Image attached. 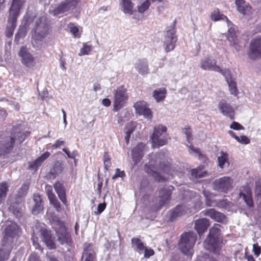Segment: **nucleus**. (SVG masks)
Returning a JSON list of instances; mask_svg holds the SVG:
<instances>
[{
	"label": "nucleus",
	"instance_id": "28",
	"mask_svg": "<svg viewBox=\"0 0 261 261\" xmlns=\"http://www.w3.org/2000/svg\"><path fill=\"white\" fill-rule=\"evenodd\" d=\"M188 208L184 205H178L171 213L170 220L174 221L177 218L187 213Z\"/></svg>",
	"mask_w": 261,
	"mask_h": 261
},
{
	"label": "nucleus",
	"instance_id": "19",
	"mask_svg": "<svg viewBox=\"0 0 261 261\" xmlns=\"http://www.w3.org/2000/svg\"><path fill=\"white\" fill-rule=\"evenodd\" d=\"M95 252L91 243H85L81 261H94Z\"/></svg>",
	"mask_w": 261,
	"mask_h": 261
},
{
	"label": "nucleus",
	"instance_id": "30",
	"mask_svg": "<svg viewBox=\"0 0 261 261\" xmlns=\"http://www.w3.org/2000/svg\"><path fill=\"white\" fill-rule=\"evenodd\" d=\"M236 5L238 11L244 15L247 14L250 11V7L244 0H236Z\"/></svg>",
	"mask_w": 261,
	"mask_h": 261
},
{
	"label": "nucleus",
	"instance_id": "50",
	"mask_svg": "<svg viewBox=\"0 0 261 261\" xmlns=\"http://www.w3.org/2000/svg\"><path fill=\"white\" fill-rule=\"evenodd\" d=\"M49 201H50V203H51L54 205V207L56 208L57 211L61 212V204H60L59 201L57 199L56 197H54V198L50 199Z\"/></svg>",
	"mask_w": 261,
	"mask_h": 261
},
{
	"label": "nucleus",
	"instance_id": "48",
	"mask_svg": "<svg viewBox=\"0 0 261 261\" xmlns=\"http://www.w3.org/2000/svg\"><path fill=\"white\" fill-rule=\"evenodd\" d=\"M215 203H216V206L218 207L227 208L229 202L227 199H221L215 201Z\"/></svg>",
	"mask_w": 261,
	"mask_h": 261
},
{
	"label": "nucleus",
	"instance_id": "52",
	"mask_svg": "<svg viewBox=\"0 0 261 261\" xmlns=\"http://www.w3.org/2000/svg\"><path fill=\"white\" fill-rule=\"evenodd\" d=\"M220 72L224 75L227 82L233 80L232 78L230 71L229 70H225L224 71H223L222 70V71Z\"/></svg>",
	"mask_w": 261,
	"mask_h": 261
},
{
	"label": "nucleus",
	"instance_id": "46",
	"mask_svg": "<svg viewBox=\"0 0 261 261\" xmlns=\"http://www.w3.org/2000/svg\"><path fill=\"white\" fill-rule=\"evenodd\" d=\"M132 244L136 245L137 248L139 250H143L145 249V246L143 242L138 238H133L131 240Z\"/></svg>",
	"mask_w": 261,
	"mask_h": 261
},
{
	"label": "nucleus",
	"instance_id": "39",
	"mask_svg": "<svg viewBox=\"0 0 261 261\" xmlns=\"http://www.w3.org/2000/svg\"><path fill=\"white\" fill-rule=\"evenodd\" d=\"M166 93V89L161 88L155 90L153 93V96L157 102H159L164 99Z\"/></svg>",
	"mask_w": 261,
	"mask_h": 261
},
{
	"label": "nucleus",
	"instance_id": "41",
	"mask_svg": "<svg viewBox=\"0 0 261 261\" xmlns=\"http://www.w3.org/2000/svg\"><path fill=\"white\" fill-rule=\"evenodd\" d=\"M167 127L165 126L159 125L158 126L155 127L151 138L155 137V139H156V138L158 137L164 136L163 133H165Z\"/></svg>",
	"mask_w": 261,
	"mask_h": 261
},
{
	"label": "nucleus",
	"instance_id": "7",
	"mask_svg": "<svg viewBox=\"0 0 261 261\" xmlns=\"http://www.w3.org/2000/svg\"><path fill=\"white\" fill-rule=\"evenodd\" d=\"M197 239L196 234L193 231L184 233L180 237L178 247L185 255L191 257L193 254V247Z\"/></svg>",
	"mask_w": 261,
	"mask_h": 261
},
{
	"label": "nucleus",
	"instance_id": "25",
	"mask_svg": "<svg viewBox=\"0 0 261 261\" xmlns=\"http://www.w3.org/2000/svg\"><path fill=\"white\" fill-rule=\"evenodd\" d=\"M134 67L142 75L145 76L149 73L148 64L145 60H137L134 64Z\"/></svg>",
	"mask_w": 261,
	"mask_h": 261
},
{
	"label": "nucleus",
	"instance_id": "17",
	"mask_svg": "<svg viewBox=\"0 0 261 261\" xmlns=\"http://www.w3.org/2000/svg\"><path fill=\"white\" fill-rule=\"evenodd\" d=\"M137 113L139 115H142L144 117L149 120H151L152 117V113L149 108L147 107L146 103L145 101H138L134 104Z\"/></svg>",
	"mask_w": 261,
	"mask_h": 261
},
{
	"label": "nucleus",
	"instance_id": "64",
	"mask_svg": "<svg viewBox=\"0 0 261 261\" xmlns=\"http://www.w3.org/2000/svg\"><path fill=\"white\" fill-rule=\"evenodd\" d=\"M103 105L106 107H109L111 103V100L108 98H104L102 102Z\"/></svg>",
	"mask_w": 261,
	"mask_h": 261
},
{
	"label": "nucleus",
	"instance_id": "20",
	"mask_svg": "<svg viewBox=\"0 0 261 261\" xmlns=\"http://www.w3.org/2000/svg\"><path fill=\"white\" fill-rule=\"evenodd\" d=\"M220 111L225 116L229 117L231 119L234 118V110L230 105L225 100H221L218 104Z\"/></svg>",
	"mask_w": 261,
	"mask_h": 261
},
{
	"label": "nucleus",
	"instance_id": "35",
	"mask_svg": "<svg viewBox=\"0 0 261 261\" xmlns=\"http://www.w3.org/2000/svg\"><path fill=\"white\" fill-rule=\"evenodd\" d=\"M211 18L215 21L226 19L228 27H229L231 23V22L228 19L226 16L222 14H221L218 10H214L213 12H212Z\"/></svg>",
	"mask_w": 261,
	"mask_h": 261
},
{
	"label": "nucleus",
	"instance_id": "58",
	"mask_svg": "<svg viewBox=\"0 0 261 261\" xmlns=\"http://www.w3.org/2000/svg\"><path fill=\"white\" fill-rule=\"evenodd\" d=\"M144 257L149 258L154 254V251L151 249H148L145 247Z\"/></svg>",
	"mask_w": 261,
	"mask_h": 261
},
{
	"label": "nucleus",
	"instance_id": "33",
	"mask_svg": "<svg viewBox=\"0 0 261 261\" xmlns=\"http://www.w3.org/2000/svg\"><path fill=\"white\" fill-rule=\"evenodd\" d=\"M255 196L257 204L261 206V178H258L255 181Z\"/></svg>",
	"mask_w": 261,
	"mask_h": 261
},
{
	"label": "nucleus",
	"instance_id": "57",
	"mask_svg": "<svg viewBox=\"0 0 261 261\" xmlns=\"http://www.w3.org/2000/svg\"><path fill=\"white\" fill-rule=\"evenodd\" d=\"M237 141L242 144H247L250 142V140L247 136L242 135L240 137H239V140Z\"/></svg>",
	"mask_w": 261,
	"mask_h": 261
},
{
	"label": "nucleus",
	"instance_id": "2",
	"mask_svg": "<svg viewBox=\"0 0 261 261\" xmlns=\"http://www.w3.org/2000/svg\"><path fill=\"white\" fill-rule=\"evenodd\" d=\"M18 226L15 224H11L6 228L5 236L2 244V247L0 249V261H6L8 259L14 246L13 243L18 239Z\"/></svg>",
	"mask_w": 261,
	"mask_h": 261
},
{
	"label": "nucleus",
	"instance_id": "23",
	"mask_svg": "<svg viewBox=\"0 0 261 261\" xmlns=\"http://www.w3.org/2000/svg\"><path fill=\"white\" fill-rule=\"evenodd\" d=\"M19 55L21 58L22 63L28 67H32L34 65V59L33 56L26 49L22 47Z\"/></svg>",
	"mask_w": 261,
	"mask_h": 261
},
{
	"label": "nucleus",
	"instance_id": "51",
	"mask_svg": "<svg viewBox=\"0 0 261 261\" xmlns=\"http://www.w3.org/2000/svg\"><path fill=\"white\" fill-rule=\"evenodd\" d=\"M45 191L49 199L56 197L55 195L53 193V188L51 186L46 185L45 186Z\"/></svg>",
	"mask_w": 261,
	"mask_h": 261
},
{
	"label": "nucleus",
	"instance_id": "21",
	"mask_svg": "<svg viewBox=\"0 0 261 261\" xmlns=\"http://www.w3.org/2000/svg\"><path fill=\"white\" fill-rule=\"evenodd\" d=\"M57 235V241L61 245H70L71 238L70 234L67 232L66 227L57 229L56 231Z\"/></svg>",
	"mask_w": 261,
	"mask_h": 261
},
{
	"label": "nucleus",
	"instance_id": "15",
	"mask_svg": "<svg viewBox=\"0 0 261 261\" xmlns=\"http://www.w3.org/2000/svg\"><path fill=\"white\" fill-rule=\"evenodd\" d=\"M174 187L172 186H165L161 188L159 190V201L160 208L162 206L168 204L170 200L171 191L173 190Z\"/></svg>",
	"mask_w": 261,
	"mask_h": 261
},
{
	"label": "nucleus",
	"instance_id": "27",
	"mask_svg": "<svg viewBox=\"0 0 261 261\" xmlns=\"http://www.w3.org/2000/svg\"><path fill=\"white\" fill-rule=\"evenodd\" d=\"M54 188L59 199L64 204H66V191L63 184L59 181L56 182Z\"/></svg>",
	"mask_w": 261,
	"mask_h": 261
},
{
	"label": "nucleus",
	"instance_id": "40",
	"mask_svg": "<svg viewBox=\"0 0 261 261\" xmlns=\"http://www.w3.org/2000/svg\"><path fill=\"white\" fill-rule=\"evenodd\" d=\"M151 139L152 140V146H153L154 147H159L160 146L166 144L167 142V140L164 136L158 137L156 138V139H155V137Z\"/></svg>",
	"mask_w": 261,
	"mask_h": 261
},
{
	"label": "nucleus",
	"instance_id": "1",
	"mask_svg": "<svg viewBox=\"0 0 261 261\" xmlns=\"http://www.w3.org/2000/svg\"><path fill=\"white\" fill-rule=\"evenodd\" d=\"M20 125L12 128L11 135L1 139L0 140V156L5 155L11 152L14 147L15 141L19 143L22 142L29 136L30 132H22Z\"/></svg>",
	"mask_w": 261,
	"mask_h": 261
},
{
	"label": "nucleus",
	"instance_id": "53",
	"mask_svg": "<svg viewBox=\"0 0 261 261\" xmlns=\"http://www.w3.org/2000/svg\"><path fill=\"white\" fill-rule=\"evenodd\" d=\"M230 128L234 130H242L244 129V127L241 124L237 122L236 121H233L231 125H230Z\"/></svg>",
	"mask_w": 261,
	"mask_h": 261
},
{
	"label": "nucleus",
	"instance_id": "49",
	"mask_svg": "<svg viewBox=\"0 0 261 261\" xmlns=\"http://www.w3.org/2000/svg\"><path fill=\"white\" fill-rule=\"evenodd\" d=\"M150 5V2L148 0H146L140 6H138V12L139 13H143L147 10Z\"/></svg>",
	"mask_w": 261,
	"mask_h": 261
},
{
	"label": "nucleus",
	"instance_id": "26",
	"mask_svg": "<svg viewBox=\"0 0 261 261\" xmlns=\"http://www.w3.org/2000/svg\"><path fill=\"white\" fill-rule=\"evenodd\" d=\"M209 221L206 218L197 220L195 222V229L199 235L202 234L206 230L209 226Z\"/></svg>",
	"mask_w": 261,
	"mask_h": 261
},
{
	"label": "nucleus",
	"instance_id": "44",
	"mask_svg": "<svg viewBox=\"0 0 261 261\" xmlns=\"http://www.w3.org/2000/svg\"><path fill=\"white\" fill-rule=\"evenodd\" d=\"M242 196L244 200L246 205L249 207H252L254 206L253 200L250 192H247V193H242Z\"/></svg>",
	"mask_w": 261,
	"mask_h": 261
},
{
	"label": "nucleus",
	"instance_id": "18",
	"mask_svg": "<svg viewBox=\"0 0 261 261\" xmlns=\"http://www.w3.org/2000/svg\"><path fill=\"white\" fill-rule=\"evenodd\" d=\"M205 216L211 217L212 219L218 222L226 223L227 219L226 217L223 213L216 211L214 208L208 209L203 212Z\"/></svg>",
	"mask_w": 261,
	"mask_h": 261
},
{
	"label": "nucleus",
	"instance_id": "31",
	"mask_svg": "<svg viewBox=\"0 0 261 261\" xmlns=\"http://www.w3.org/2000/svg\"><path fill=\"white\" fill-rule=\"evenodd\" d=\"M136 127V122H130L125 126L124 130L125 133V140L126 144L129 143L130 134L135 130Z\"/></svg>",
	"mask_w": 261,
	"mask_h": 261
},
{
	"label": "nucleus",
	"instance_id": "63",
	"mask_svg": "<svg viewBox=\"0 0 261 261\" xmlns=\"http://www.w3.org/2000/svg\"><path fill=\"white\" fill-rule=\"evenodd\" d=\"M39 256L36 253L31 254L29 258V261H39Z\"/></svg>",
	"mask_w": 261,
	"mask_h": 261
},
{
	"label": "nucleus",
	"instance_id": "61",
	"mask_svg": "<svg viewBox=\"0 0 261 261\" xmlns=\"http://www.w3.org/2000/svg\"><path fill=\"white\" fill-rule=\"evenodd\" d=\"M64 144H65V142L64 141L57 140L56 141L55 143L52 145V147L53 148H57L62 145H64Z\"/></svg>",
	"mask_w": 261,
	"mask_h": 261
},
{
	"label": "nucleus",
	"instance_id": "60",
	"mask_svg": "<svg viewBox=\"0 0 261 261\" xmlns=\"http://www.w3.org/2000/svg\"><path fill=\"white\" fill-rule=\"evenodd\" d=\"M191 174L196 177H201L204 176L203 173H200L197 169H193L191 171Z\"/></svg>",
	"mask_w": 261,
	"mask_h": 261
},
{
	"label": "nucleus",
	"instance_id": "37",
	"mask_svg": "<svg viewBox=\"0 0 261 261\" xmlns=\"http://www.w3.org/2000/svg\"><path fill=\"white\" fill-rule=\"evenodd\" d=\"M51 223L55 231L57 229H62L65 227L63 222L61 221L59 218L56 216H53L51 218Z\"/></svg>",
	"mask_w": 261,
	"mask_h": 261
},
{
	"label": "nucleus",
	"instance_id": "12",
	"mask_svg": "<svg viewBox=\"0 0 261 261\" xmlns=\"http://www.w3.org/2000/svg\"><path fill=\"white\" fill-rule=\"evenodd\" d=\"M227 35V40L230 42L231 45L234 47L238 51L241 49L240 41L238 38L239 33L238 31V27L230 23Z\"/></svg>",
	"mask_w": 261,
	"mask_h": 261
},
{
	"label": "nucleus",
	"instance_id": "59",
	"mask_svg": "<svg viewBox=\"0 0 261 261\" xmlns=\"http://www.w3.org/2000/svg\"><path fill=\"white\" fill-rule=\"evenodd\" d=\"M253 251L255 255L258 256L261 252V248L257 244H254L253 245Z\"/></svg>",
	"mask_w": 261,
	"mask_h": 261
},
{
	"label": "nucleus",
	"instance_id": "32",
	"mask_svg": "<svg viewBox=\"0 0 261 261\" xmlns=\"http://www.w3.org/2000/svg\"><path fill=\"white\" fill-rule=\"evenodd\" d=\"M120 4L123 8L122 11L125 14L132 15L133 14L134 4L131 0H121Z\"/></svg>",
	"mask_w": 261,
	"mask_h": 261
},
{
	"label": "nucleus",
	"instance_id": "29",
	"mask_svg": "<svg viewBox=\"0 0 261 261\" xmlns=\"http://www.w3.org/2000/svg\"><path fill=\"white\" fill-rule=\"evenodd\" d=\"M50 155V153L48 151L43 153L40 156L38 157L34 162L30 165V168L36 171L38 167L41 166L43 162L46 160Z\"/></svg>",
	"mask_w": 261,
	"mask_h": 261
},
{
	"label": "nucleus",
	"instance_id": "42",
	"mask_svg": "<svg viewBox=\"0 0 261 261\" xmlns=\"http://www.w3.org/2000/svg\"><path fill=\"white\" fill-rule=\"evenodd\" d=\"M8 190V186L6 182L0 183V204L5 200Z\"/></svg>",
	"mask_w": 261,
	"mask_h": 261
},
{
	"label": "nucleus",
	"instance_id": "16",
	"mask_svg": "<svg viewBox=\"0 0 261 261\" xmlns=\"http://www.w3.org/2000/svg\"><path fill=\"white\" fill-rule=\"evenodd\" d=\"M199 66L205 70H212L215 71L221 72L222 69L216 65V61L209 57H205L199 62Z\"/></svg>",
	"mask_w": 261,
	"mask_h": 261
},
{
	"label": "nucleus",
	"instance_id": "38",
	"mask_svg": "<svg viewBox=\"0 0 261 261\" xmlns=\"http://www.w3.org/2000/svg\"><path fill=\"white\" fill-rule=\"evenodd\" d=\"M220 154L221 155L218 158V165L220 168H223L226 165L227 166L229 165L228 154L221 151Z\"/></svg>",
	"mask_w": 261,
	"mask_h": 261
},
{
	"label": "nucleus",
	"instance_id": "6",
	"mask_svg": "<svg viewBox=\"0 0 261 261\" xmlns=\"http://www.w3.org/2000/svg\"><path fill=\"white\" fill-rule=\"evenodd\" d=\"M161 154L160 153H156L155 155L151 154L149 156L150 161L149 162L145 164L144 169L145 171L148 174L153 177V178L157 181L161 182L164 181L166 180V177L162 176L160 173L157 172L154 170L156 169L158 164H159V168L163 170L164 172H166V170L164 168V163H162L158 159L160 158Z\"/></svg>",
	"mask_w": 261,
	"mask_h": 261
},
{
	"label": "nucleus",
	"instance_id": "62",
	"mask_svg": "<svg viewBox=\"0 0 261 261\" xmlns=\"http://www.w3.org/2000/svg\"><path fill=\"white\" fill-rule=\"evenodd\" d=\"M29 188V186L28 184H24L21 189H20V192L22 191V195H25L27 192V191L28 190Z\"/></svg>",
	"mask_w": 261,
	"mask_h": 261
},
{
	"label": "nucleus",
	"instance_id": "8",
	"mask_svg": "<svg viewBox=\"0 0 261 261\" xmlns=\"http://www.w3.org/2000/svg\"><path fill=\"white\" fill-rule=\"evenodd\" d=\"M127 90L122 86L119 87L115 90L113 93L114 101H113V109L115 112L118 111L126 103L128 100V95Z\"/></svg>",
	"mask_w": 261,
	"mask_h": 261
},
{
	"label": "nucleus",
	"instance_id": "10",
	"mask_svg": "<svg viewBox=\"0 0 261 261\" xmlns=\"http://www.w3.org/2000/svg\"><path fill=\"white\" fill-rule=\"evenodd\" d=\"M233 180L230 177L224 176L215 179L212 183L213 189L219 192L227 193L233 188Z\"/></svg>",
	"mask_w": 261,
	"mask_h": 261
},
{
	"label": "nucleus",
	"instance_id": "11",
	"mask_svg": "<svg viewBox=\"0 0 261 261\" xmlns=\"http://www.w3.org/2000/svg\"><path fill=\"white\" fill-rule=\"evenodd\" d=\"M77 3V0H64L55 8L50 9L49 12L54 16H58L70 10H73L76 7Z\"/></svg>",
	"mask_w": 261,
	"mask_h": 261
},
{
	"label": "nucleus",
	"instance_id": "43",
	"mask_svg": "<svg viewBox=\"0 0 261 261\" xmlns=\"http://www.w3.org/2000/svg\"><path fill=\"white\" fill-rule=\"evenodd\" d=\"M27 34V29L24 25L20 26L19 28L17 33L15 36L14 41L16 43H18L20 39L23 38Z\"/></svg>",
	"mask_w": 261,
	"mask_h": 261
},
{
	"label": "nucleus",
	"instance_id": "5",
	"mask_svg": "<svg viewBox=\"0 0 261 261\" xmlns=\"http://www.w3.org/2000/svg\"><path fill=\"white\" fill-rule=\"evenodd\" d=\"M218 225L212 227L209 231L207 238L203 243L204 248L214 253L218 254L221 248V243L219 240L220 229Z\"/></svg>",
	"mask_w": 261,
	"mask_h": 261
},
{
	"label": "nucleus",
	"instance_id": "4",
	"mask_svg": "<svg viewBox=\"0 0 261 261\" xmlns=\"http://www.w3.org/2000/svg\"><path fill=\"white\" fill-rule=\"evenodd\" d=\"M24 2L25 0H13L9 10V17L6 30V36L8 38L11 37L13 34V32L16 26V21L19 14V10Z\"/></svg>",
	"mask_w": 261,
	"mask_h": 261
},
{
	"label": "nucleus",
	"instance_id": "54",
	"mask_svg": "<svg viewBox=\"0 0 261 261\" xmlns=\"http://www.w3.org/2000/svg\"><path fill=\"white\" fill-rule=\"evenodd\" d=\"M62 150L66 154L68 158L74 159L76 155H77V152L73 151L71 153L65 148L62 149Z\"/></svg>",
	"mask_w": 261,
	"mask_h": 261
},
{
	"label": "nucleus",
	"instance_id": "3",
	"mask_svg": "<svg viewBox=\"0 0 261 261\" xmlns=\"http://www.w3.org/2000/svg\"><path fill=\"white\" fill-rule=\"evenodd\" d=\"M33 31L32 44L35 48L38 49L41 46L43 39L49 33V25L45 16H41L36 19Z\"/></svg>",
	"mask_w": 261,
	"mask_h": 261
},
{
	"label": "nucleus",
	"instance_id": "14",
	"mask_svg": "<svg viewBox=\"0 0 261 261\" xmlns=\"http://www.w3.org/2000/svg\"><path fill=\"white\" fill-rule=\"evenodd\" d=\"M38 232L42 240L49 249H54L56 248L50 230H47L45 227H41L38 228Z\"/></svg>",
	"mask_w": 261,
	"mask_h": 261
},
{
	"label": "nucleus",
	"instance_id": "36",
	"mask_svg": "<svg viewBox=\"0 0 261 261\" xmlns=\"http://www.w3.org/2000/svg\"><path fill=\"white\" fill-rule=\"evenodd\" d=\"M63 167L62 165L59 163H57L55 165L53 169L48 173L47 176L49 178L54 179L57 175L61 173Z\"/></svg>",
	"mask_w": 261,
	"mask_h": 261
},
{
	"label": "nucleus",
	"instance_id": "55",
	"mask_svg": "<svg viewBox=\"0 0 261 261\" xmlns=\"http://www.w3.org/2000/svg\"><path fill=\"white\" fill-rule=\"evenodd\" d=\"M182 133L185 134L187 141L190 142L192 139L191 131L190 129L189 128H184L182 129Z\"/></svg>",
	"mask_w": 261,
	"mask_h": 261
},
{
	"label": "nucleus",
	"instance_id": "47",
	"mask_svg": "<svg viewBox=\"0 0 261 261\" xmlns=\"http://www.w3.org/2000/svg\"><path fill=\"white\" fill-rule=\"evenodd\" d=\"M227 83L231 94L236 96L238 94V90L234 80Z\"/></svg>",
	"mask_w": 261,
	"mask_h": 261
},
{
	"label": "nucleus",
	"instance_id": "22",
	"mask_svg": "<svg viewBox=\"0 0 261 261\" xmlns=\"http://www.w3.org/2000/svg\"><path fill=\"white\" fill-rule=\"evenodd\" d=\"M34 204L32 207V213L37 215L43 210V202L41 196L38 193H35L33 195Z\"/></svg>",
	"mask_w": 261,
	"mask_h": 261
},
{
	"label": "nucleus",
	"instance_id": "56",
	"mask_svg": "<svg viewBox=\"0 0 261 261\" xmlns=\"http://www.w3.org/2000/svg\"><path fill=\"white\" fill-rule=\"evenodd\" d=\"M106 204L105 203H99L97 206V211L95 212L96 215L100 214L106 208Z\"/></svg>",
	"mask_w": 261,
	"mask_h": 261
},
{
	"label": "nucleus",
	"instance_id": "45",
	"mask_svg": "<svg viewBox=\"0 0 261 261\" xmlns=\"http://www.w3.org/2000/svg\"><path fill=\"white\" fill-rule=\"evenodd\" d=\"M92 50V46L85 43L83 44V47L80 49L79 53V56L85 55H89Z\"/></svg>",
	"mask_w": 261,
	"mask_h": 261
},
{
	"label": "nucleus",
	"instance_id": "13",
	"mask_svg": "<svg viewBox=\"0 0 261 261\" xmlns=\"http://www.w3.org/2000/svg\"><path fill=\"white\" fill-rule=\"evenodd\" d=\"M249 57L252 60L261 57V37H256L251 40Z\"/></svg>",
	"mask_w": 261,
	"mask_h": 261
},
{
	"label": "nucleus",
	"instance_id": "9",
	"mask_svg": "<svg viewBox=\"0 0 261 261\" xmlns=\"http://www.w3.org/2000/svg\"><path fill=\"white\" fill-rule=\"evenodd\" d=\"M175 23L176 21H174L168 28L164 35V43L165 46V50L167 53L174 49L175 43L177 41L176 37L175 35Z\"/></svg>",
	"mask_w": 261,
	"mask_h": 261
},
{
	"label": "nucleus",
	"instance_id": "34",
	"mask_svg": "<svg viewBox=\"0 0 261 261\" xmlns=\"http://www.w3.org/2000/svg\"><path fill=\"white\" fill-rule=\"evenodd\" d=\"M9 210L17 218H20L22 215V210L18 203L11 204L9 207Z\"/></svg>",
	"mask_w": 261,
	"mask_h": 261
},
{
	"label": "nucleus",
	"instance_id": "24",
	"mask_svg": "<svg viewBox=\"0 0 261 261\" xmlns=\"http://www.w3.org/2000/svg\"><path fill=\"white\" fill-rule=\"evenodd\" d=\"M144 148L145 144L140 143L132 150V159L135 164H137L140 162L143 156Z\"/></svg>",
	"mask_w": 261,
	"mask_h": 261
}]
</instances>
